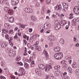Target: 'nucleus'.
Here are the masks:
<instances>
[{"label": "nucleus", "instance_id": "nucleus-58", "mask_svg": "<svg viewBox=\"0 0 79 79\" xmlns=\"http://www.w3.org/2000/svg\"><path fill=\"white\" fill-rule=\"evenodd\" d=\"M48 63L49 64V65H50V64H52V62L51 61H49Z\"/></svg>", "mask_w": 79, "mask_h": 79}, {"label": "nucleus", "instance_id": "nucleus-21", "mask_svg": "<svg viewBox=\"0 0 79 79\" xmlns=\"http://www.w3.org/2000/svg\"><path fill=\"white\" fill-rule=\"evenodd\" d=\"M33 39H34L33 36L30 37V38L29 39V40L30 42H31V43L33 42Z\"/></svg>", "mask_w": 79, "mask_h": 79}, {"label": "nucleus", "instance_id": "nucleus-53", "mask_svg": "<svg viewBox=\"0 0 79 79\" xmlns=\"http://www.w3.org/2000/svg\"><path fill=\"white\" fill-rule=\"evenodd\" d=\"M68 68L69 71H71V70H72V69L70 67H69Z\"/></svg>", "mask_w": 79, "mask_h": 79}, {"label": "nucleus", "instance_id": "nucleus-31", "mask_svg": "<svg viewBox=\"0 0 79 79\" xmlns=\"http://www.w3.org/2000/svg\"><path fill=\"white\" fill-rule=\"evenodd\" d=\"M5 26L6 27H7L9 26V24L8 23H6L5 24Z\"/></svg>", "mask_w": 79, "mask_h": 79}, {"label": "nucleus", "instance_id": "nucleus-32", "mask_svg": "<svg viewBox=\"0 0 79 79\" xmlns=\"http://www.w3.org/2000/svg\"><path fill=\"white\" fill-rule=\"evenodd\" d=\"M79 9V7L78 6H76L74 7L73 10H76Z\"/></svg>", "mask_w": 79, "mask_h": 79}, {"label": "nucleus", "instance_id": "nucleus-61", "mask_svg": "<svg viewBox=\"0 0 79 79\" xmlns=\"http://www.w3.org/2000/svg\"><path fill=\"white\" fill-rule=\"evenodd\" d=\"M72 61V60H69V64H71V63Z\"/></svg>", "mask_w": 79, "mask_h": 79}, {"label": "nucleus", "instance_id": "nucleus-10", "mask_svg": "<svg viewBox=\"0 0 79 79\" xmlns=\"http://www.w3.org/2000/svg\"><path fill=\"white\" fill-rule=\"evenodd\" d=\"M8 14L10 15H13V11L11 9H9V10L7 11Z\"/></svg>", "mask_w": 79, "mask_h": 79}, {"label": "nucleus", "instance_id": "nucleus-4", "mask_svg": "<svg viewBox=\"0 0 79 79\" xmlns=\"http://www.w3.org/2000/svg\"><path fill=\"white\" fill-rule=\"evenodd\" d=\"M24 11L27 13H32L33 11V10L32 9L29 8H26L24 9Z\"/></svg>", "mask_w": 79, "mask_h": 79}, {"label": "nucleus", "instance_id": "nucleus-55", "mask_svg": "<svg viewBox=\"0 0 79 79\" xmlns=\"http://www.w3.org/2000/svg\"><path fill=\"white\" fill-rule=\"evenodd\" d=\"M14 38L15 39H17V38H18V36H17V35H16L15 36H14Z\"/></svg>", "mask_w": 79, "mask_h": 79}, {"label": "nucleus", "instance_id": "nucleus-36", "mask_svg": "<svg viewBox=\"0 0 79 79\" xmlns=\"http://www.w3.org/2000/svg\"><path fill=\"white\" fill-rule=\"evenodd\" d=\"M68 4H67L64 7V8H65V9H67V10H68Z\"/></svg>", "mask_w": 79, "mask_h": 79}, {"label": "nucleus", "instance_id": "nucleus-20", "mask_svg": "<svg viewBox=\"0 0 79 79\" xmlns=\"http://www.w3.org/2000/svg\"><path fill=\"white\" fill-rule=\"evenodd\" d=\"M10 8L7 7V6H6L4 7V10L6 12H7L8 11V10H9Z\"/></svg>", "mask_w": 79, "mask_h": 79}, {"label": "nucleus", "instance_id": "nucleus-17", "mask_svg": "<svg viewBox=\"0 0 79 79\" xmlns=\"http://www.w3.org/2000/svg\"><path fill=\"white\" fill-rule=\"evenodd\" d=\"M13 50H10L9 52V56H12V55H13Z\"/></svg>", "mask_w": 79, "mask_h": 79}, {"label": "nucleus", "instance_id": "nucleus-3", "mask_svg": "<svg viewBox=\"0 0 79 79\" xmlns=\"http://www.w3.org/2000/svg\"><path fill=\"white\" fill-rule=\"evenodd\" d=\"M19 0H11V4L12 5H16L19 3Z\"/></svg>", "mask_w": 79, "mask_h": 79}, {"label": "nucleus", "instance_id": "nucleus-39", "mask_svg": "<svg viewBox=\"0 0 79 79\" xmlns=\"http://www.w3.org/2000/svg\"><path fill=\"white\" fill-rule=\"evenodd\" d=\"M51 1V0H46V2L47 3H50Z\"/></svg>", "mask_w": 79, "mask_h": 79}, {"label": "nucleus", "instance_id": "nucleus-64", "mask_svg": "<svg viewBox=\"0 0 79 79\" xmlns=\"http://www.w3.org/2000/svg\"><path fill=\"white\" fill-rule=\"evenodd\" d=\"M52 79H55V77L53 76H52Z\"/></svg>", "mask_w": 79, "mask_h": 79}, {"label": "nucleus", "instance_id": "nucleus-8", "mask_svg": "<svg viewBox=\"0 0 79 79\" xmlns=\"http://www.w3.org/2000/svg\"><path fill=\"white\" fill-rule=\"evenodd\" d=\"M61 71H57L55 72L54 75L57 76H59L60 75H61Z\"/></svg>", "mask_w": 79, "mask_h": 79}, {"label": "nucleus", "instance_id": "nucleus-63", "mask_svg": "<svg viewBox=\"0 0 79 79\" xmlns=\"http://www.w3.org/2000/svg\"><path fill=\"white\" fill-rule=\"evenodd\" d=\"M45 79H48V76H47Z\"/></svg>", "mask_w": 79, "mask_h": 79}, {"label": "nucleus", "instance_id": "nucleus-19", "mask_svg": "<svg viewBox=\"0 0 79 79\" xmlns=\"http://www.w3.org/2000/svg\"><path fill=\"white\" fill-rule=\"evenodd\" d=\"M8 30L6 29H3L2 32L3 34H6L8 32Z\"/></svg>", "mask_w": 79, "mask_h": 79}, {"label": "nucleus", "instance_id": "nucleus-40", "mask_svg": "<svg viewBox=\"0 0 79 79\" xmlns=\"http://www.w3.org/2000/svg\"><path fill=\"white\" fill-rule=\"evenodd\" d=\"M17 64H20L21 66H23V64L21 62H18Z\"/></svg>", "mask_w": 79, "mask_h": 79}, {"label": "nucleus", "instance_id": "nucleus-35", "mask_svg": "<svg viewBox=\"0 0 79 79\" xmlns=\"http://www.w3.org/2000/svg\"><path fill=\"white\" fill-rule=\"evenodd\" d=\"M5 5L7 6H9V2L6 1L5 2Z\"/></svg>", "mask_w": 79, "mask_h": 79}, {"label": "nucleus", "instance_id": "nucleus-30", "mask_svg": "<svg viewBox=\"0 0 79 79\" xmlns=\"http://www.w3.org/2000/svg\"><path fill=\"white\" fill-rule=\"evenodd\" d=\"M63 26H64L66 24V23H67V22H66L65 20H63Z\"/></svg>", "mask_w": 79, "mask_h": 79}, {"label": "nucleus", "instance_id": "nucleus-42", "mask_svg": "<svg viewBox=\"0 0 79 79\" xmlns=\"http://www.w3.org/2000/svg\"><path fill=\"white\" fill-rule=\"evenodd\" d=\"M49 44H50V46L51 47H52V45H53V43L52 42H50V43Z\"/></svg>", "mask_w": 79, "mask_h": 79}, {"label": "nucleus", "instance_id": "nucleus-62", "mask_svg": "<svg viewBox=\"0 0 79 79\" xmlns=\"http://www.w3.org/2000/svg\"><path fill=\"white\" fill-rule=\"evenodd\" d=\"M38 48H39V47H38V46H36L35 47V49H36V50H37L38 49Z\"/></svg>", "mask_w": 79, "mask_h": 79}, {"label": "nucleus", "instance_id": "nucleus-9", "mask_svg": "<svg viewBox=\"0 0 79 79\" xmlns=\"http://www.w3.org/2000/svg\"><path fill=\"white\" fill-rule=\"evenodd\" d=\"M43 54L45 55V56L46 57H47V58H48V52H47V51L45 50H44L43 51Z\"/></svg>", "mask_w": 79, "mask_h": 79}, {"label": "nucleus", "instance_id": "nucleus-16", "mask_svg": "<svg viewBox=\"0 0 79 79\" xmlns=\"http://www.w3.org/2000/svg\"><path fill=\"white\" fill-rule=\"evenodd\" d=\"M60 68H61V67H60V65H56L54 67V69H56V70H59V69H60Z\"/></svg>", "mask_w": 79, "mask_h": 79}, {"label": "nucleus", "instance_id": "nucleus-43", "mask_svg": "<svg viewBox=\"0 0 79 79\" xmlns=\"http://www.w3.org/2000/svg\"><path fill=\"white\" fill-rule=\"evenodd\" d=\"M23 41L24 42V44H25V45H26V44H27V41H26V40H23Z\"/></svg>", "mask_w": 79, "mask_h": 79}, {"label": "nucleus", "instance_id": "nucleus-1", "mask_svg": "<svg viewBox=\"0 0 79 79\" xmlns=\"http://www.w3.org/2000/svg\"><path fill=\"white\" fill-rule=\"evenodd\" d=\"M54 57L56 60H60L63 57V53L59 52L55 54L54 55Z\"/></svg>", "mask_w": 79, "mask_h": 79}, {"label": "nucleus", "instance_id": "nucleus-24", "mask_svg": "<svg viewBox=\"0 0 79 79\" xmlns=\"http://www.w3.org/2000/svg\"><path fill=\"white\" fill-rule=\"evenodd\" d=\"M24 66L25 68H28L29 65V64L27 63H25Z\"/></svg>", "mask_w": 79, "mask_h": 79}, {"label": "nucleus", "instance_id": "nucleus-46", "mask_svg": "<svg viewBox=\"0 0 79 79\" xmlns=\"http://www.w3.org/2000/svg\"><path fill=\"white\" fill-rule=\"evenodd\" d=\"M29 32H31L32 31V29L29 28Z\"/></svg>", "mask_w": 79, "mask_h": 79}, {"label": "nucleus", "instance_id": "nucleus-49", "mask_svg": "<svg viewBox=\"0 0 79 79\" xmlns=\"http://www.w3.org/2000/svg\"><path fill=\"white\" fill-rule=\"evenodd\" d=\"M50 32V30H48L46 32V34H48Z\"/></svg>", "mask_w": 79, "mask_h": 79}, {"label": "nucleus", "instance_id": "nucleus-37", "mask_svg": "<svg viewBox=\"0 0 79 79\" xmlns=\"http://www.w3.org/2000/svg\"><path fill=\"white\" fill-rule=\"evenodd\" d=\"M55 30H58V29H59V28H58V26L56 25L55 26Z\"/></svg>", "mask_w": 79, "mask_h": 79}, {"label": "nucleus", "instance_id": "nucleus-57", "mask_svg": "<svg viewBox=\"0 0 79 79\" xmlns=\"http://www.w3.org/2000/svg\"><path fill=\"white\" fill-rule=\"evenodd\" d=\"M9 31V33H12V32H13V30H10Z\"/></svg>", "mask_w": 79, "mask_h": 79}, {"label": "nucleus", "instance_id": "nucleus-5", "mask_svg": "<svg viewBox=\"0 0 79 79\" xmlns=\"http://www.w3.org/2000/svg\"><path fill=\"white\" fill-rule=\"evenodd\" d=\"M35 72L38 76H40L42 74V71H40L39 69H37L35 70Z\"/></svg>", "mask_w": 79, "mask_h": 79}, {"label": "nucleus", "instance_id": "nucleus-23", "mask_svg": "<svg viewBox=\"0 0 79 79\" xmlns=\"http://www.w3.org/2000/svg\"><path fill=\"white\" fill-rule=\"evenodd\" d=\"M21 60V58H20V57L19 56H17L16 58V61H20Z\"/></svg>", "mask_w": 79, "mask_h": 79}, {"label": "nucleus", "instance_id": "nucleus-12", "mask_svg": "<svg viewBox=\"0 0 79 79\" xmlns=\"http://www.w3.org/2000/svg\"><path fill=\"white\" fill-rule=\"evenodd\" d=\"M9 20L10 23H11L14 21V17H11L9 18Z\"/></svg>", "mask_w": 79, "mask_h": 79}, {"label": "nucleus", "instance_id": "nucleus-7", "mask_svg": "<svg viewBox=\"0 0 79 79\" xmlns=\"http://www.w3.org/2000/svg\"><path fill=\"white\" fill-rule=\"evenodd\" d=\"M38 67L40 69H44L45 68V66L44 64H39L38 65Z\"/></svg>", "mask_w": 79, "mask_h": 79}, {"label": "nucleus", "instance_id": "nucleus-45", "mask_svg": "<svg viewBox=\"0 0 79 79\" xmlns=\"http://www.w3.org/2000/svg\"><path fill=\"white\" fill-rule=\"evenodd\" d=\"M67 4H66L65 3H63L62 4V5H63V7H64V6H66L67 5Z\"/></svg>", "mask_w": 79, "mask_h": 79}, {"label": "nucleus", "instance_id": "nucleus-13", "mask_svg": "<svg viewBox=\"0 0 79 79\" xmlns=\"http://www.w3.org/2000/svg\"><path fill=\"white\" fill-rule=\"evenodd\" d=\"M7 46L6 44H5V43H3L1 44V47L2 48H6Z\"/></svg>", "mask_w": 79, "mask_h": 79}, {"label": "nucleus", "instance_id": "nucleus-6", "mask_svg": "<svg viewBox=\"0 0 79 79\" xmlns=\"http://www.w3.org/2000/svg\"><path fill=\"white\" fill-rule=\"evenodd\" d=\"M52 67L50 65H48L47 66H46L45 68V71H48L50 69H52Z\"/></svg>", "mask_w": 79, "mask_h": 79}, {"label": "nucleus", "instance_id": "nucleus-33", "mask_svg": "<svg viewBox=\"0 0 79 79\" xmlns=\"http://www.w3.org/2000/svg\"><path fill=\"white\" fill-rule=\"evenodd\" d=\"M5 37H6V39L7 40H8L10 38L9 37V35H8V34H6V35Z\"/></svg>", "mask_w": 79, "mask_h": 79}, {"label": "nucleus", "instance_id": "nucleus-27", "mask_svg": "<svg viewBox=\"0 0 79 79\" xmlns=\"http://www.w3.org/2000/svg\"><path fill=\"white\" fill-rule=\"evenodd\" d=\"M45 9L44 8H42L41 10V13L42 15H44L45 13Z\"/></svg>", "mask_w": 79, "mask_h": 79}, {"label": "nucleus", "instance_id": "nucleus-60", "mask_svg": "<svg viewBox=\"0 0 79 79\" xmlns=\"http://www.w3.org/2000/svg\"><path fill=\"white\" fill-rule=\"evenodd\" d=\"M67 74V73L66 72H64V73L63 74V76H65Z\"/></svg>", "mask_w": 79, "mask_h": 79}, {"label": "nucleus", "instance_id": "nucleus-15", "mask_svg": "<svg viewBox=\"0 0 79 79\" xmlns=\"http://www.w3.org/2000/svg\"><path fill=\"white\" fill-rule=\"evenodd\" d=\"M72 66L73 68H77V64H76V62L73 63Z\"/></svg>", "mask_w": 79, "mask_h": 79}, {"label": "nucleus", "instance_id": "nucleus-51", "mask_svg": "<svg viewBox=\"0 0 79 79\" xmlns=\"http://www.w3.org/2000/svg\"><path fill=\"white\" fill-rule=\"evenodd\" d=\"M76 47H79V44L78 43H77L75 45Z\"/></svg>", "mask_w": 79, "mask_h": 79}, {"label": "nucleus", "instance_id": "nucleus-52", "mask_svg": "<svg viewBox=\"0 0 79 79\" xmlns=\"http://www.w3.org/2000/svg\"><path fill=\"white\" fill-rule=\"evenodd\" d=\"M26 37H27V35H24L23 36V38H24V39H26Z\"/></svg>", "mask_w": 79, "mask_h": 79}, {"label": "nucleus", "instance_id": "nucleus-11", "mask_svg": "<svg viewBox=\"0 0 79 79\" xmlns=\"http://www.w3.org/2000/svg\"><path fill=\"white\" fill-rule=\"evenodd\" d=\"M60 48L59 47V46H58L54 48V50L56 52H58L60 51Z\"/></svg>", "mask_w": 79, "mask_h": 79}, {"label": "nucleus", "instance_id": "nucleus-41", "mask_svg": "<svg viewBox=\"0 0 79 79\" xmlns=\"http://www.w3.org/2000/svg\"><path fill=\"white\" fill-rule=\"evenodd\" d=\"M8 39L9 41H11V40H12L13 39V38L12 37H10V38H9Z\"/></svg>", "mask_w": 79, "mask_h": 79}, {"label": "nucleus", "instance_id": "nucleus-22", "mask_svg": "<svg viewBox=\"0 0 79 79\" xmlns=\"http://www.w3.org/2000/svg\"><path fill=\"white\" fill-rule=\"evenodd\" d=\"M31 19L32 20H33L34 21H36V20H37V18H36V17L34 16H32Z\"/></svg>", "mask_w": 79, "mask_h": 79}, {"label": "nucleus", "instance_id": "nucleus-48", "mask_svg": "<svg viewBox=\"0 0 79 79\" xmlns=\"http://www.w3.org/2000/svg\"><path fill=\"white\" fill-rule=\"evenodd\" d=\"M23 71H21V75H23L24 74V73H23Z\"/></svg>", "mask_w": 79, "mask_h": 79}, {"label": "nucleus", "instance_id": "nucleus-18", "mask_svg": "<svg viewBox=\"0 0 79 79\" xmlns=\"http://www.w3.org/2000/svg\"><path fill=\"white\" fill-rule=\"evenodd\" d=\"M55 8L56 9L57 8V9H58V10H61V5H57L55 7Z\"/></svg>", "mask_w": 79, "mask_h": 79}, {"label": "nucleus", "instance_id": "nucleus-38", "mask_svg": "<svg viewBox=\"0 0 79 79\" xmlns=\"http://www.w3.org/2000/svg\"><path fill=\"white\" fill-rule=\"evenodd\" d=\"M0 78L1 79H6V78H5V77L2 76H0Z\"/></svg>", "mask_w": 79, "mask_h": 79}, {"label": "nucleus", "instance_id": "nucleus-2", "mask_svg": "<svg viewBox=\"0 0 79 79\" xmlns=\"http://www.w3.org/2000/svg\"><path fill=\"white\" fill-rule=\"evenodd\" d=\"M44 26V29L48 30V29H49L50 28L51 25L48 23H45Z\"/></svg>", "mask_w": 79, "mask_h": 79}, {"label": "nucleus", "instance_id": "nucleus-26", "mask_svg": "<svg viewBox=\"0 0 79 79\" xmlns=\"http://www.w3.org/2000/svg\"><path fill=\"white\" fill-rule=\"evenodd\" d=\"M73 11L74 13L77 15H79V10H73Z\"/></svg>", "mask_w": 79, "mask_h": 79}, {"label": "nucleus", "instance_id": "nucleus-50", "mask_svg": "<svg viewBox=\"0 0 79 79\" xmlns=\"http://www.w3.org/2000/svg\"><path fill=\"white\" fill-rule=\"evenodd\" d=\"M44 29H42L40 31V32H41V33H42V32H44Z\"/></svg>", "mask_w": 79, "mask_h": 79}, {"label": "nucleus", "instance_id": "nucleus-44", "mask_svg": "<svg viewBox=\"0 0 79 79\" xmlns=\"http://www.w3.org/2000/svg\"><path fill=\"white\" fill-rule=\"evenodd\" d=\"M65 29H66V30H67V29H68V28H69V25H67L65 27Z\"/></svg>", "mask_w": 79, "mask_h": 79}, {"label": "nucleus", "instance_id": "nucleus-25", "mask_svg": "<svg viewBox=\"0 0 79 79\" xmlns=\"http://www.w3.org/2000/svg\"><path fill=\"white\" fill-rule=\"evenodd\" d=\"M59 42L61 44H64V40L63 39H61Z\"/></svg>", "mask_w": 79, "mask_h": 79}, {"label": "nucleus", "instance_id": "nucleus-56", "mask_svg": "<svg viewBox=\"0 0 79 79\" xmlns=\"http://www.w3.org/2000/svg\"><path fill=\"white\" fill-rule=\"evenodd\" d=\"M48 40H52V38H50V36H49L48 37Z\"/></svg>", "mask_w": 79, "mask_h": 79}, {"label": "nucleus", "instance_id": "nucleus-47", "mask_svg": "<svg viewBox=\"0 0 79 79\" xmlns=\"http://www.w3.org/2000/svg\"><path fill=\"white\" fill-rule=\"evenodd\" d=\"M20 26L21 27H23V28H24L25 27V26L23 25H21Z\"/></svg>", "mask_w": 79, "mask_h": 79}, {"label": "nucleus", "instance_id": "nucleus-14", "mask_svg": "<svg viewBox=\"0 0 79 79\" xmlns=\"http://www.w3.org/2000/svg\"><path fill=\"white\" fill-rule=\"evenodd\" d=\"M76 23H77V20L76 19H74L72 21V25H75Z\"/></svg>", "mask_w": 79, "mask_h": 79}, {"label": "nucleus", "instance_id": "nucleus-29", "mask_svg": "<svg viewBox=\"0 0 79 79\" xmlns=\"http://www.w3.org/2000/svg\"><path fill=\"white\" fill-rule=\"evenodd\" d=\"M76 74L77 76H79V70H76Z\"/></svg>", "mask_w": 79, "mask_h": 79}, {"label": "nucleus", "instance_id": "nucleus-28", "mask_svg": "<svg viewBox=\"0 0 79 79\" xmlns=\"http://www.w3.org/2000/svg\"><path fill=\"white\" fill-rule=\"evenodd\" d=\"M6 1V0H1V3H2V4L5 3Z\"/></svg>", "mask_w": 79, "mask_h": 79}, {"label": "nucleus", "instance_id": "nucleus-34", "mask_svg": "<svg viewBox=\"0 0 79 79\" xmlns=\"http://www.w3.org/2000/svg\"><path fill=\"white\" fill-rule=\"evenodd\" d=\"M56 25L59 29L61 28V25L60 24H57Z\"/></svg>", "mask_w": 79, "mask_h": 79}, {"label": "nucleus", "instance_id": "nucleus-54", "mask_svg": "<svg viewBox=\"0 0 79 79\" xmlns=\"http://www.w3.org/2000/svg\"><path fill=\"white\" fill-rule=\"evenodd\" d=\"M73 16H70L69 17V19H73Z\"/></svg>", "mask_w": 79, "mask_h": 79}, {"label": "nucleus", "instance_id": "nucleus-59", "mask_svg": "<svg viewBox=\"0 0 79 79\" xmlns=\"http://www.w3.org/2000/svg\"><path fill=\"white\" fill-rule=\"evenodd\" d=\"M52 16H53V17H54V18H56V15H52Z\"/></svg>", "mask_w": 79, "mask_h": 79}]
</instances>
